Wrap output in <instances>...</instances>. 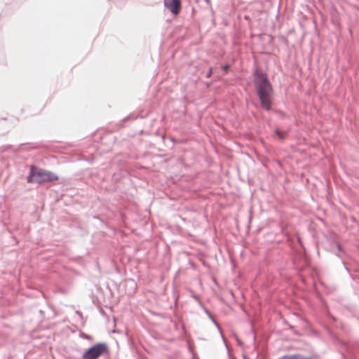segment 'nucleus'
Segmentation results:
<instances>
[{
  "label": "nucleus",
  "instance_id": "obj_3",
  "mask_svg": "<svg viewBox=\"0 0 359 359\" xmlns=\"http://www.w3.org/2000/svg\"><path fill=\"white\" fill-rule=\"evenodd\" d=\"M108 353L107 344L105 343H98L91 347V359H96L100 355Z\"/></svg>",
  "mask_w": 359,
  "mask_h": 359
},
{
  "label": "nucleus",
  "instance_id": "obj_1",
  "mask_svg": "<svg viewBox=\"0 0 359 359\" xmlns=\"http://www.w3.org/2000/svg\"><path fill=\"white\" fill-rule=\"evenodd\" d=\"M254 82L262 107L266 110L270 109L273 90L266 74L257 69Z\"/></svg>",
  "mask_w": 359,
  "mask_h": 359
},
{
  "label": "nucleus",
  "instance_id": "obj_6",
  "mask_svg": "<svg viewBox=\"0 0 359 359\" xmlns=\"http://www.w3.org/2000/svg\"><path fill=\"white\" fill-rule=\"evenodd\" d=\"M275 133L278 136L279 140H283L285 137V133L279 130H276L275 131Z\"/></svg>",
  "mask_w": 359,
  "mask_h": 359
},
{
  "label": "nucleus",
  "instance_id": "obj_4",
  "mask_svg": "<svg viewBox=\"0 0 359 359\" xmlns=\"http://www.w3.org/2000/svg\"><path fill=\"white\" fill-rule=\"evenodd\" d=\"M165 7L173 14L177 15L180 11V0H164Z\"/></svg>",
  "mask_w": 359,
  "mask_h": 359
},
{
  "label": "nucleus",
  "instance_id": "obj_5",
  "mask_svg": "<svg viewBox=\"0 0 359 359\" xmlns=\"http://www.w3.org/2000/svg\"><path fill=\"white\" fill-rule=\"evenodd\" d=\"M278 359H317L316 356L313 357H307L302 354L297 353V354H292V355H285L282 357L279 358Z\"/></svg>",
  "mask_w": 359,
  "mask_h": 359
},
{
  "label": "nucleus",
  "instance_id": "obj_7",
  "mask_svg": "<svg viewBox=\"0 0 359 359\" xmlns=\"http://www.w3.org/2000/svg\"><path fill=\"white\" fill-rule=\"evenodd\" d=\"M89 355H90V349H88V351H86V353L84 354V358H88Z\"/></svg>",
  "mask_w": 359,
  "mask_h": 359
},
{
  "label": "nucleus",
  "instance_id": "obj_2",
  "mask_svg": "<svg viewBox=\"0 0 359 359\" xmlns=\"http://www.w3.org/2000/svg\"><path fill=\"white\" fill-rule=\"evenodd\" d=\"M58 180V177L54 173L32 166L30 168L29 175L27 177L29 183H46Z\"/></svg>",
  "mask_w": 359,
  "mask_h": 359
},
{
  "label": "nucleus",
  "instance_id": "obj_9",
  "mask_svg": "<svg viewBox=\"0 0 359 359\" xmlns=\"http://www.w3.org/2000/svg\"><path fill=\"white\" fill-rule=\"evenodd\" d=\"M228 68H229V66H225V67H224V70H225V71H226Z\"/></svg>",
  "mask_w": 359,
  "mask_h": 359
},
{
  "label": "nucleus",
  "instance_id": "obj_8",
  "mask_svg": "<svg viewBox=\"0 0 359 359\" xmlns=\"http://www.w3.org/2000/svg\"><path fill=\"white\" fill-rule=\"evenodd\" d=\"M212 74V69H210L209 72L207 74V77L209 78Z\"/></svg>",
  "mask_w": 359,
  "mask_h": 359
}]
</instances>
